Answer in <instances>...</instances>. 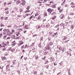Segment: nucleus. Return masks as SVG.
<instances>
[{"label":"nucleus","instance_id":"1","mask_svg":"<svg viewBox=\"0 0 75 75\" xmlns=\"http://www.w3.org/2000/svg\"><path fill=\"white\" fill-rule=\"evenodd\" d=\"M49 34L50 35H52V37H55L57 35H58V33L56 32V33H54V34H53V33L52 32H49Z\"/></svg>","mask_w":75,"mask_h":75},{"label":"nucleus","instance_id":"2","mask_svg":"<svg viewBox=\"0 0 75 75\" xmlns=\"http://www.w3.org/2000/svg\"><path fill=\"white\" fill-rule=\"evenodd\" d=\"M67 38L65 37L62 39L63 40V41L62 42V44H64L65 42H67L68 41H69V40H68L67 41V40H67Z\"/></svg>","mask_w":75,"mask_h":75},{"label":"nucleus","instance_id":"3","mask_svg":"<svg viewBox=\"0 0 75 75\" xmlns=\"http://www.w3.org/2000/svg\"><path fill=\"white\" fill-rule=\"evenodd\" d=\"M57 52H59L61 50V49L62 48L61 47V46L59 45L57 46Z\"/></svg>","mask_w":75,"mask_h":75},{"label":"nucleus","instance_id":"4","mask_svg":"<svg viewBox=\"0 0 75 75\" xmlns=\"http://www.w3.org/2000/svg\"><path fill=\"white\" fill-rule=\"evenodd\" d=\"M6 69L7 71H10V64H8L6 66Z\"/></svg>","mask_w":75,"mask_h":75},{"label":"nucleus","instance_id":"5","mask_svg":"<svg viewBox=\"0 0 75 75\" xmlns=\"http://www.w3.org/2000/svg\"><path fill=\"white\" fill-rule=\"evenodd\" d=\"M53 11H54V10H52L51 8H49L47 10V11L49 12V14H50L51 13V12H52Z\"/></svg>","mask_w":75,"mask_h":75},{"label":"nucleus","instance_id":"6","mask_svg":"<svg viewBox=\"0 0 75 75\" xmlns=\"http://www.w3.org/2000/svg\"><path fill=\"white\" fill-rule=\"evenodd\" d=\"M30 6H28V7L26 8V9H27V10L25 12V13H27V12H30V11L29 10V9H30Z\"/></svg>","mask_w":75,"mask_h":75},{"label":"nucleus","instance_id":"7","mask_svg":"<svg viewBox=\"0 0 75 75\" xmlns=\"http://www.w3.org/2000/svg\"><path fill=\"white\" fill-rule=\"evenodd\" d=\"M21 1L22 2V6H24V5L25 4V1L24 0H21Z\"/></svg>","mask_w":75,"mask_h":75},{"label":"nucleus","instance_id":"8","mask_svg":"<svg viewBox=\"0 0 75 75\" xmlns=\"http://www.w3.org/2000/svg\"><path fill=\"white\" fill-rule=\"evenodd\" d=\"M59 25L61 27H63V28H64V26H65L64 24H63L62 23L60 24Z\"/></svg>","mask_w":75,"mask_h":75},{"label":"nucleus","instance_id":"9","mask_svg":"<svg viewBox=\"0 0 75 75\" xmlns=\"http://www.w3.org/2000/svg\"><path fill=\"white\" fill-rule=\"evenodd\" d=\"M60 17L61 18V19H63L64 17V15H63L62 14H61Z\"/></svg>","mask_w":75,"mask_h":75},{"label":"nucleus","instance_id":"10","mask_svg":"<svg viewBox=\"0 0 75 75\" xmlns=\"http://www.w3.org/2000/svg\"><path fill=\"white\" fill-rule=\"evenodd\" d=\"M47 50H50V45H47V47H46Z\"/></svg>","mask_w":75,"mask_h":75},{"label":"nucleus","instance_id":"11","mask_svg":"<svg viewBox=\"0 0 75 75\" xmlns=\"http://www.w3.org/2000/svg\"><path fill=\"white\" fill-rule=\"evenodd\" d=\"M52 44H53V43L52 42H50V43L48 44L50 46H51V45H52Z\"/></svg>","mask_w":75,"mask_h":75},{"label":"nucleus","instance_id":"12","mask_svg":"<svg viewBox=\"0 0 75 75\" xmlns=\"http://www.w3.org/2000/svg\"><path fill=\"white\" fill-rule=\"evenodd\" d=\"M11 3H12V2H11V1H10L7 4L8 5H10V4H11L10 5V6H11Z\"/></svg>","mask_w":75,"mask_h":75},{"label":"nucleus","instance_id":"13","mask_svg":"<svg viewBox=\"0 0 75 75\" xmlns=\"http://www.w3.org/2000/svg\"><path fill=\"white\" fill-rule=\"evenodd\" d=\"M7 30H8V29H7L4 30H3V31L5 32H7V33H8V32H7Z\"/></svg>","mask_w":75,"mask_h":75},{"label":"nucleus","instance_id":"14","mask_svg":"<svg viewBox=\"0 0 75 75\" xmlns=\"http://www.w3.org/2000/svg\"><path fill=\"white\" fill-rule=\"evenodd\" d=\"M15 37H16V36L14 35H12L11 37V38H13V39H15Z\"/></svg>","mask_w":75,"mask_h":75},{"label":"nucleus","instance_id":"15","mask_svg":"<svg viewBox=\"0 0 75 75\" xmlns=\"http://www.w3.org/2000/svg\"><path fill=\"white\" fill-rule=\"evenodd\" d=\"M41 43H40V44L39 45L38 47H40V48H41L42 47V46H41Z\"/></svg>","mask_w":75,"mask_h":75},{"label":"nucleus","instance_id":"16","mask_svg":"<svg viewBox=\"0 0 75 75\" xmlns=\"http://www.w3.org/2000/svg\"><path fill=\"white\" fill-rule=\"evenodd\" d=\"M0 27H4V25L3 24V23H1L0 25Z\"/></svg>","mask_w":75,"mask_h":75},{"label":"nucleus","instance_id":"17","mask_svg":"<svg viewBox=\"0 0 75 75\" xmlns=\"http://www.w3.org/2000/svg\"><path fill=\"white\" fill-rule=\"evenodd\" d=\"M16 60H14L13 61V64H16Z\"/></svg>","mask_w":75,"mask_h":75},{"label":"nucleus","instance_id":"18","mask_svg":"<svg viewBox=\"0 0 75 75\" xmlns=\"http://www.w3.org/2000/svg\"><path fill=\"white\" fill-rule=\"evenodd\" d=\"M20 3H21L20 1H18L16 2V4H19Z\"/></svg>","mask_w":75,"mask_h":75},{"label":"nucleus","instance_id":"19","mask_svg":"<svg viewBox=\"0 0 75 75\" xmlns=\"http://www.w3.org/2000/svg\"><path fill=\"white\" fill-rule=\"evenodd\" d=\"M11 67H12V68H14V67H15V66H14V64H13V65H11Z\"/></svg>","mask_w":75,"mask_h":75},{"label":"nucleus","instance_id":"20","mask_svg":"<svg viewBox=\"0 0 75 75\" xmlns=\"http://www.w3.org/2000/svg\"><path fill=\"white\" fill-rule=\"evenodd\" d=\"M33 17V16H31L29 18V19L31 20Z\"/></svg>","mask_w":75,"mask_h":75},{"label":"nucleus","instance_id":"21","mask_svg":"<svg viewBox=\"0 0 75 75\" xmlns=\"http://www.w3.org/2000/svg\"><path fill=\"white\" fill-rule=\"evenodd\" d=\"M20 45H21L23 44V42H22V41H20Z\"/></svg>","mask_w":75,"mask_h":75},{"label":"nucleus","instance_id":"22","mask_svg":"<svg viewBox=\"0 0 75 75\" xmlns=\"http://www.w3.org/2000/svg\"><path fill=\"white\" fill-rule=\"evenodd\" d=\"M55 13H56L55 12H54L52 13L51 14L52 16H53V15H54V14H55Z\"/></svg>","mask_w":75,"mask_h":75},{"label":"nucleus","instance_id":"23","mask_svg":"<svg viewBox=\"0 0 75 75\" xmlns=\"http://www.w3.org/2000/svg\"><path fill=\"white\" fill-rule=\"evenodd\" d=\"M71 28L72 30H73V29H74V26H73V25H71Z\"/></svg>","mask_w":75,"mask_h":75},{"label":"nucleus","instance_id":"24","mask_svg":"<svg viewBox=\"0 0 75 75\" xmlns=\"http://www.w3.org/2000/svg\"><path fill=\"white\" fill-rule=\"evenodd\" d=\"M40 18H41V16H38V20H40Z\"/></svg>","mask_w":75,"mask_h":75},{"label":"nucleus","instance_id":"25","mask_svg":"<svg viewBox=\"0 0 75 75\" xmlns=\"http://www.w3.org/2000/svg\"><path fill=\"white\" fill-rule=\"evenodd\" d=\"M56 16H54V17H53L52 18V20H54V19H55V18H56Z\"/></svg>","mask_w":75,"mask_h":75},{"label":"nucleus","instance_id":"26","mask_svg":"<svg viewBox=\"0 0 75 75\" xmlns=\"http://www.w3.org/2000/svg\"><path fill=\"white\" fill-rule=\"evenodd\" d=\"M2 59L3 61H4V60L6 59V58H5V57H2Z\"/></svg>","mask_w":75,"mask_h":75},{"label":"nucleus","instance_id":"27","mask_svg":"<svg viewBox=\"0 0 75 75\" xmlns=\"http://www.w3.org/2000/svg\"><path fill=\"white\" fill-rule=\"evenodd\" d=\"M68 22H65V26H67L68 25Z\"/></svg>","mask_w":75,"mask_h":75},{"label":"nucleus","instance_id":"28","mask_svg":"<svg viewBox=\"0 0 75 75\" xmlns=\"http://www.w3.org/2000/svg\"><path fill=\"white\" fill-rule=\"evenodd\" d=\"M23 9L21 8L20 10V12H22V11H23Z\"/></svg>","mask_w":75,"mask_h":75},{"label":"nucleus","instance_id":"29","mask_svg":"<svg viewBox=\"0 0 75 75\" xmlns=\"http://www.w3.org/2000/svg\"><path fill=\"white\" fill-rule=\"evenodd\" d=\"M3 37V35H2V34L1 33L0 34V38H1Z\"/></svg>","mask_w":75,"mask_h":75},{"label":"nucleus","instance_id":"30","mask_svg":"<svg viewBox=\"0 0 75 75\" xmlns=\"http://www.w3.org/2000/svg\"><path fill=\"white\" fill-rule=\"evenodd\" d=\"M40 26H38L37 28V29L38 30V29H39L40 28Z\"/></svg>","mask_w":75,"mask_h":75},{"label":"nucleus","instance_id":"31","mask_svg":"<svg viewBox=\"0 0 75 75\" xmlns=\"http://www.w3.org/2000/svg\"><path fill=\"white\" fill-rule=\"evenodd\" d=\"M34 43H33L32 44V45H31L30 46H31V47H33V46H34Z\"/></svg>","mask_w":75,"mask_h":75},{"label":"nucleus","instance_id":"32","mask_svg":"<svg viewBox=\"0 0 75 75\" xmlns=\"http://www.w3.org/2000/svg\"><path fill=\"white\" fill-rule=\"evenodd\" d=\"M65 1H64L63 2V3L61 4V5H62V6L64 5V4L65 3Z\"/></svg>","mask_w":75,"mask_h":75},{"label":"nucleus","instance_id":"33","mask_svg":"<svg viewBox=\"0 0 75 75\" xmlns=\"http://www.w3.org/2000/svg\"><path fill=\"white\" fill-rule=\"evenodd\" d=\"M49 25H50V24H48L47 25H46V28H48V26Z\"/></svg>","mask_w":75,"mask_h":75},{"label":"nucleus","instance_id":"34","mask_svg":"<svg viewBox=\"0 0 75 75\" xmlns=\"http://www.w3.org/2000/svg\"><path fill=\"white\" fill-rule=\"evenodd\" d=\"M6 37H7V35L4 36V40H5V38H6Z\"/></svg>","mask_w":75,"mask_h":75},{"label":"nucleus","instance_id":"35","mask_svg":"<svg viewBox=\"0 0 75 75\" xmlns=\"http://www.w3.org/2000/svg\"><path fill=\"white\" fill-rule=\"evenodd\" d=\"M17 72L19 74H20V70H18L17 71Z\"/></svg>","mask_w":75,"mask_h":75},{"label":"nucleus","instance_id":"36","mask_svg":"<svg viewBox=\"0 0 75 75\" xmlns=\"http://www.w3.org/2000/svg\"><path fill=\"white\" fill-rule=\"evenodd\" d=\"M6 4H7V3H6V2H5L4 3V6H6Z\"/></svg>","mask_w":75,"mask_h":75},{"label":"nucleus","instance_id":"37","mask_svg":"<svg viewBox=\"0 0 75 75\" xmlns=\"http://www.w3.org/2000/svg\"><path fill=\"white\" fill-rule=\"evenodd\" d=\"M8 19V17H5L4 18V20H6Z\"/></svg>","mask_w":75,"mask_h":75},{"label":"nucleus","instance_id":"38","mask_svg":"<svg viewBox=\"0 0 75 75\" xmlns=\"http://www.w3.org/2000/svg\"><path fill=\"white\" fill-rule=\"evenodd\" d=\"M48 60H47L46 61V62H45V64H47V63H48Z\"/></svg>","mask_w":75,"mask_h":75},{"label":"nucleus","instance_id":"39","mask_svg":"<svg viewBox=\"0 0 75 75\" xmlns=\"http://www.w3.org/2000/svg\"><path fill=\"white\" fill-rule=\"evenodd\" d=\"M8 7H7L5 9V10L6 11V10H8Z\"/></svg>","mask_w":75,"mask_h":75},{"label":"nucleus","instance_id":"40","mask_svg":"<svg viewBox=\"0 0 75 75\" xmlns=\"http://www.w3.org/2000/svg\"><path fill=\"white\" fill-rule=\"evenodd\" d=\"M70 5H74V4H74V3H73V2H72L70 4Z\"/></svg>","mask_w":75,"mask_h":75},{"label":"nucleus","instance_id":"41","mask_svg":"<svg viewBox=\"0 0 75 75\" xmlns=\"http://www.w3.org/2000/svg\"><path fill=\"white\" fill-rule=\"evenodd\" d=\"M8 13H9V11H7L6 12V14H8Z\"/></svg>","mask_w":75,"mask_h":75},{"label":"nucleus","instance_id":"42","mask_svg":"<svg viewBox=\"0 0 75 75\" xmlns=\"http://www.w3.org/2000/svg\"><path fill=\"white\" fill-rule=\"evenodd\" d=\"M14 9H15V10H18V8H17L16 7H15Z\"/></svg>","mask_w":75,"mask_h":75},{"label":"nucleus","instance_id":"43","mask_svg":"<svg viewBox=\"0 0 75 75\" xmlns=\"http://www.w3.org/2000/svg\"><path fill=\"white\" fill-rule=\"evenodd\" d=\"M15 32V31H14V30L13 29L12 30V33H14Z\"/></svg>","mask_w":75,"mask_h":75},{"label":"nucleus","instance_id":"44","mask_svg":"<svg viewBox=\"0 0 75 75\" xmlns=\"http://www.w3.org/2000/svg\"><path fill=\"white\" fill-rule=\"evenodd\" d=\"M65 48H63V52H64L65 50Z\"/></svg>","mask_w":75,"mask_h":75},{"label":"nucleus","instance_id":"45","mask_svg":"<svg viewBox=\"0 0 75 75\" xmlns=\"http://www.w3.org/2000/svg\"><path fill=\"white\" fill-rule=\"evenodd\" d=\"M38 57L36 56L35 57V59H38Z\"/></svg>","mask_w":75,"mask_h":75},{"label":"nucleus","instance_id":"46","mask_svg":"<svg viewBox=\"0 0 75 75\" xmlns=\"http://www.w3.org/2000/svg\"><path fill=\"white\" fill-rule=\"evenodd\" d=\"M27 25H26L25 26V28H26V29H27V28H27Z\"/></svg>","mask_w":75,"mask_h":75},{"label":"nucleus","instance_id":"47","mask_svg":"<svg viewBox=\"0 0 75 75\" xmlns=\"http://www.w3.org/2000/svg\"><path fill=\"white\" fill-rule=\"evenodd\" d=\"M71 7H72V8H74V7H75V6H71Z\"/></svg>","mask_w":75,"mask_h":75},{"label":"nucleus","instance_id":"48","mask_svg":"<svg viewBox=\"0 0 75 75\" xmlns=\"http://www.w3.org/2000/svg\"><path fill=\"white\" fill-rule=\"evenodd\" d=\"M54 21H51L52 24H54Z\"/></svg>","mask_w":75,"mask_h":75},{"label":"nucleus","instance_id":"49","mask_svg":"<svg viewBox=\"0 0 75 75\" xmlns=\"http://www.w3.org/2000/svg\"><path fill=\"white\" fill-rule=\"evenodd\" d=\"M11 49V47H9V50H8V51H10V50Z\"/></svg>","mask_w":75,"mask_h":75},{"label":"nucleus","instance_id":"50","mask_svg":"<svg viewBox=\"0 0 75 75\" xmlns=\"http://www.w3.org/2000/svg\"><path fill=\"white\" fill-rule=\"evenodd\" d=\"M12 13H14V14H16V13H14V11H12Z\"/></svg>","mask_w":75,"mask_h":75},{"label":"nucleus","instance_id":"51","mask_svg":"<svg viewBox=\"0 0 75 75\" xmlns=\"http://www.w3.org/2000/svg\"><path fill=\"white\" fill-rule=\"evenodd\" d=\"M38 3H42V2L38 1Z\"/></svg>","mask_w":75,"mask_h":75},{"label":"nucleus","instance_id":"52","mask_svg":"<svg viewBox=\"0 0 75 75\" xmlns=\"http://www.w3.org/2000/svg\"><path fill=\"white\" fill-rule=\"evenodd\" d=\"M8 39H10V37H8L7 38V40H8Z\"/></svg>","mask_w":75,"mask_h":75},{"label":"nucleus","instance_id":"53","mask_svg":"<svg viewBox=\"0 0 75 75\" xmlns=\"http://www.w3.org/2000/svg\"><path fill=\"white\" fill-rule=\"evenodd\" d=\"M24 45H23V46H22V47H21V49H23V48H24Z\"/></svg>","mask_w":75,"mask_h":75},{"label":"nucleus","instance_id":"54","mask_svg":"<svg viewBox=\"0 0 75 75\" xmlns=\"http://www.w3.org/2000/svg\"><path fill=\"white\" fill-rule=\"evenodd\" d=\"M69 23H70V24H71V23H72V21H70L69 22Z\"/></svg>","mask_w":75,"mask_h":75},{"label":"nucleus","instance_id":"55","mask_svg":"<svg viewBox=\"0 0 75 75\" xmlns=\"http://www.w3.org/2000/svg\"><path fill=\"white\" fill-rule=\"evenodd\" d=\"M62 9H61L59 11L60 13H61V12H62Z\"/></svg>","mask_w":75,"mask_h":75},{"label":"nucleus","instance_id":"56","mask_svg":"<svg viewBox=\"0 0 75 75\" xmlns=\"http://www.w3.org/2000/svg\"><path fill=\"white\" fill-rule=\"evenodd\" d=\"M3 28H1V29H0V31H1L2 30H3Z\"/></svg>","mask_w":75,"mask_h":75},{"label":"nucleus","instance_id":"57","mask_svg":"<svg viewBox=\"0 0 75 75\" xmlns=\"http://www.w3.org/2000/svg\"><path fill=\"white\" fill-rule=\"evenodd\" d=\"M5 50H6V48L3 49L2 50V51H5Z\"/></svg>","mask_w":75,"mask_h":75},{"label":"nucleus","instance_id":"58","mask_svg":"<svg viewBox=\"0 0 75 75\" xmlns=\"http://www.w3.org/2000/svg\"><path fill=\"white\" fill-rule=\"evenodd\" d=\"M11 51L12 52H13V50L11 49Z\"/></svg>","mask_w":75,"mask_h":75},{"label":"nucleus","instance_id":"59","mask_svg":"<svg viewBox=\"0 0 75 75\" xmlns=\"http://www.w3.org/2000/svg\"><path fill=\"white\" fill-rule=\"evenodd\" d=\"M53 8H55V6H53Z\"/></svg>","mask_w":75,"mask_h":75},{"label":"nucleus","instance_id":"60","mask_svg":"<svg viewBox=\"0 0 75 75\" xmlns=\"http://www.w3.org/2000/svg\"><path fill=\"white\" fill-rule=\"evenodd\" d=\"M26 32H27V30H25L24 31V33H26Z\"/></svg>","mask_w":75,"mask_h":75},{"label":"nucleus","instance_id":"61","mask_svg":"<svg viewBox=\"0 0 75 75\" xmlns=\"http://www.w3.org/2000/svg\"><path fill=\"white\" fill-rule=\"evenodd\" d=\"M11 27V25H8V27Z\"/></svg>","mask_w":75,"mask_h":75},{"label":"nucleus","instance_id":"62","mask_svg":"<svg viewBox=\"0 0 75 75\" xmlns=\"http://www.w3.org/2000/svg\"><path fill=\"white\" fill-rule=\"evenodd\" d=\"M42 4H40L39 5V6H42Z\"/></svg>","mask_w":75,"mask_h":75},{"label":"nucleus","instance_id":"63","mask_svg":"<svg viewBox=\"0 0 75 75\" xmlns=\"http://www.w3.org/2000/svg\"><path fill=\"white\" fill-rule=\"evenodd\" d=\"M68 6V5L67 4L65 5V7H67Z\"/></svg>","mask_w":75,"mask_h":75},{"label":"nucleus","instance_id":"64","mask_svg":"<svg viewBox=\"0 0 75 75\" xmlns=\"http://www.w3.org/2000/svg\"><path fill=\"white\" fill-rule=\"evenodd\" d=\"M52 60L53 61H54V59H52Z\"/></svg>","mask_w":75,"mask_h":75}]
</instances>
